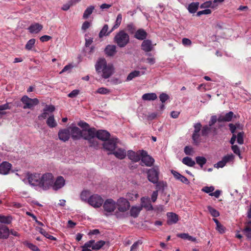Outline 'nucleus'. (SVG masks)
<instances>
[{
  "label": "nucleus",
  "mask_w": 251,
  "mask_h": 251,
  "mask_svg": "<svg viewBox=\"0 0 251 251\" xmlns=\"http://www.w3.org/2000/svg\"><path fill=\"white\" fill-rule=\"evenodd\" d=\"M148 180L153 184H157L159 179V170L158 167L155 166L149 170L148 172Z\"/></svg>",
  "instance_id": "nucleus-6"
},
{
  "label": "nucleus",
  "mask_w": 251,
  "mask_h": 251,
  "mask_svg": "<svg viewBox=\"0 0 251 251\" xmlns=\"http://www.w3.org/2000/svg\"><path fill=\"white\" fill-rule=\"evenodd\" d=\"M141 205L140 207H142V209L145 208L148 211L153 210V207L149 198L143 197L141 198Z\"/></svg>",
  "instance_id": "nucleus-17"
},
{
  "label": "nucleus",
  "mask_w": 251,
  "mask_h": 251,
  "mask_svg": "<svg viewBox=\"0 0 251 251\" xmlns=\"http://www.w3.org/2000/svg\"><path fill=\"white\" fill-rule=\"evenodd\" d=\"M122 20V15L121 13L118 14L116 18V20L115 23V25L110 30V32H112L114 30L118 28L121 23Z\"/></svg>",
  "instance_id": "nucleus-37"
},
{
  "label": "nucleus",
  "mask_w": 251,
  "mask_h": 251,
  "mask_svg": "<svg viewBox=\"0 0 251 251\" xmlns=\"http://www.w3.org/2000/svg\"><path fill=\"white\" fill-rule=\"evenodd\" d=\"M110 133L105 130H99L97 131L96 135L99 139L102 141H107L110 137Z\"/></svg>",
  "instance_id": "nucleus-18"
},
{
  "label": "nucleus",
  "mask_w": 251,
  "mask_h": 251,
  "mask_svg": "<svg viewBox=\"0 0 251 251\" xmlns=\"http://www.w3.org/2000/svg\"><path fill=\"white\" fill-rule=\"evenodd\" d=\"M13 218L12 216L10 215L4 216V215H0V223L4 224H11Z\"/></svg>",
  "instance_id": "nucleus-32"
},
{
  "label": "nucleus",
  "mask_w": 251,
  "mask_h": 251,
  "mask_svg": "<svg viewBox=\"0 0 251 251\" xmlns=\"http://www.w3.org/2000/svg\"><path fill=\"white\" fill-rule=\"evenodd\" d=\"M10 109V107L9 106L8 103L0 105V115L4 114V112L2 111L3 110Z\"/></svg>",
  "instance_id": "nucleus-53"
},
{
  "label": "nucleus",
  "mask_w": 251,
  "mask_h": 251,
  "mask_svg": "<svg viewBox=\"0 0 251 251\" xmlns=\"http://www.w3.org/2000/svg\"><path fill=\"white\" fill-rule=\"evenodd\" d=\"M182 162L184 164L189 167H193L196 164L195 161H194L191 158L188 156L184 157L182 159Z\"/></svg>",
  "instance_id": "nucleus-34"
},
{
  "label": "nucleus",
  "mask_w": 251,
  "mask_h": 251,
  "mask_svg": "<svg viewBox=\"0 0 251 251\" xmlns=\"http://www.w3.org/2000/svg\"><path fill=\"white\" fill-rule=\"evenodd\" d=\"M143 74H144V73H142V74H141L140 72L139 71H134L131 72L130 73H129V74L128 75V76L126 78V80L127 81L131 80L133 78H134L136 77L139 76L141 75H143Z\"/></svg>",
  "instance_id": "nucleus-38"
},
{
  "label": "nucleus",
  "mask_w": 251,
  "mask_h": 251,
  "mask_svg": "<svg viewBox=\"0 0 251 251\" xmlns=\"http://www.w3.org/2000/svg\"><path fill=\"white\" fill-rule=\"evenodd\" d=\"M35 43V40L34 39H30L26 43L25 48L27 50H30L34 45Z\"/></svg>",
  "instance_id": "nucleus-46"
},
{
  "label": "nucleus",
  "mask_w": 251,
  "mask_h": 251,
  "mask_svg": "<svg viewBox=\"0 0 251 251\" xmlns=\"http://www.w3.org/2000/svg\"><path fill=\"white\" fill-rule=\"evenodd\" d=\"M108 29V26L107 25H104L103 26L102 29L100 30V32L99 33V37L100 38L104 36H107L111 32H110V30L109 32H107Z\"/></svg>",
  "instance_id": "nucleus-40"
},
{
  "label": "nucleus",
  "mask_w": 251,
  "mask_h": 251,
  "mask_svg": "<svg viewBox=\"0 0 251 251\" xmlns=\"http://www.w3.org/2000/svg\"><path fill=\"white\" fill-rule=\"evenodd\" d=\"M48 115V113L43 109V113L38 116V118L39 120H43L45 119Z\"/></svg>",
  "instance_id": "nucleus-61"
},
{
  "label": "nucleus",
  "mask_w": 251,
  "mask_h": 251,
  "mask_svg": "<svg viewBox=\"0 0 251 251\" xmlns=\"http://www.w3.org/2000/svg\"><path fill=\"white\" fill-rule=\"evenodd\" d=\"M211 130V126H209L205 125L203 126L201 130V134L202 136H207Z\"/></svg>",
  "instance_id": "nucleus-47"
},
{
  "label": "nucleus",
  "mask_w": 251,
  "mask_h": 251,
  "mask_svg": "<svg viewBox=\"0 0 251 251\" xmlns=\"http://www.w3.org/2000/svg\"><path fill=\"white\" fill-rule=\"evenodd\" d=\"M79 93V90L75 89L72 91L71 93H70L68 96L69 98H74L76 97Z\"/></svg>",
  "instance_id": "nucleus-57"
},
{
  "label": "nucleus",
  "mask_w": 251,
  "mask_h": 251,
  "mask_svg": "<svg viewBox=\"0 0 251 251\" xmlns=\"http://www.w3.org/2000/svg\"><path fill=\"white\" fill-rule=\"evenodd\" d=\"M216 229L220 233H223L225 231V227L221 223L216 226Z\"/></svg>",
  "instance_id": "nucleus-64"
},
{
  "label": "nucleus",
  "mask_w": 251,
  "mask_h": 251,
  "mask_svg": "<svg viewBox=\"0 0 251 251\" xmlns=\"http://www.w3.org/2000/svg\"><path fill=\"white\" fill-rule=\"evenodd\" d=\"M243 232L247 238H251V221H249L247 223Z\"/></svg>",
  "instance_id": "nucleus-35"
},
{
  "label": "nucleus",
  "mask_w": 251,
  "mask_h": 251,
  "mask_svg": "<svg viewBox=\"0 0 251 251\" xmlns=\"http://www.w3.org/2000/svg\"><path fill=\"white\" fill-rule=\"evenodd\" d=\"M11 164L7 162H3L0 164V174L7 175L11 168Z\"/></svg>",
  "instance_id": "nucleus-16"
},
{
  "label": "nucleus",
  "mask_w": 251,
  "mask_h": 251,
  "mask_svg": "<svg viewBox=\"0 0 251 251\" xmlns=\"http://www.w3.org/2000/svg\"><path fill=\"white\" fill-rule=\"evenodd\" d=\"M69 127L60 129L58 132V138L60 140L65 142L68 141L70 137L71 133L70 132Z\"/></svg>",
  "instance_id": "nucleus-13"
},
{
  "label": "nucleus",
  "mask_w": 251,
  "mask_h": 251,
  "mask_svg": "<svg viewBox=\"0 0 251 251\" xmlns=\"http://www.w3.org/2000/svg\"><path fill=\"white\" fill-rule=\"evenodd\" d=\"M110 91L109 89L104 87L100 88L97 91V93L102 95L108 94L110 93Z\"/></svg>",
  "instance_id": "nucleus-50"
},
{
  "label": "nucleus",
  "mask_w": 251,
  "mask_h": 251,
  "mask_svg": "<svg viewBox=\"0 0 251 251\" xmlns=\"http://www.w3.org/2000/svg\"><path fill=\"white\" fill-rule=\"evenodd\" d=\"M103 203V199L98 194L92 195L88 201V204L94 208L100 207Z\"/></svg>",
  "instance_id": "nucleus-9"
},
{
  "label": "nucleus",
  "mask_w": 251,
  "mask_h": 251,
  "mask_svg": "<svg viewBox=\"0 0 251 251\" xmlns=\"http://www.w3.org/2000/svg\"><path fill=\"white\" fill-rule=\"evenodd\" d=\"M126 28L127 31L131 34H133L136 32V27L132 23L128 24L126 26Z\"/></svg>",
  "instance_id": "nucleus-51"
},
{
  "label": "nucleus",
  "mask_w": 251,
  "mask_h": 251,
  "mask_svg": "<svg viewBox=\"0 0 251 251\" xmlns=\"http://www.w3.org/2000/svg\"><path fill=\"white\" fill-rule=\"evenodd\" d=\"M138 197V194L135 192L127 193L126 195V199L130 201L135 200Z\"/></svg>",
  "instance_id": "nucleus-42"
},
{
  "label": "nucleus",
  "mask_w": 251,
  "mask_h": 251,
  "mask_svg": "<svg viewBox=\"0 0 251 251\" xmlns=\"http://www.w3.org/2000/svg\"><path fill=\"white\" fill-rule=\"evenodd\" d=\"M141 159L143 163L146 166L149 167L152 166L154 162V159L147 154V152L144 151H142Z\"/></svg>",
  "instance_id": "nucleus-14"
},
{
  "label": "nucleus",
  "mask_w": 251,
  "mask_h": 251,
  "mask_svg": "<svg viewBox=\"0 0 251 251\" xmlns=\"http://www.w3.org/2000/svg\"><path fill=\"white\" fill-rule=\"evenodd\" d=\"M142 98L144 100H154L157 96L154 93H146L142 96Z\"/></svg>",
  "instance_id": "nucleus-29"
},
{
  "label": "nucleus",
  "mask_w": 251,
  "mask_h": 251,
  "mask_svg": "<svg viewBox=\"0 0 251 251\" xmlns=\"http://www.w3.org/2000/svg\"><path fill=\"white\" fill-rule=\"evenodd\" d=\"M29 183L38 186L43 190H47L51 187L54 176L51 173H46L43 175L38 173L31 174L28 176Z\"/></svg>",
  "instance_id": "nucleus-1"
},
{
  "label": "nucleus",
  "mask_w": 251,
  "mask_h": 251,
  "mask_svg": "<svg viewBox=\"0 0 251 251\" xmlns=\"http://www.w3.org/2000/svg\"><path fill=\"white\" fill-rule=\"evenodd\" d=\"M21 101L24 104L23 106L24 109H31L34 106L37 105L39 101V100L36 99H31L27 96H24L21 99Z\"/></svg>",
  "instance_id": "nucleus-7"
},
{
  "label": "nucleus",
  "mask_w": 251,
  "mask_h": 251,
  "mask_svg": "<svg viewBox=\"0 0 251 251\" xmlns=\"http://www.w3.org/2000/svg\"><path fill=\"white\" fill-rule=\"evenodd\" d=\"M83 138L88 140L91 144V146L97 147L98 146V143L97 141L95 142L94 138L96 135L97 130L95 128H90L86 129H83Z\"/></svg>",
  "instance_id": "nucleus-5"
},
{
  "label": "nucleus",
  "mask_w": 251,
  "mask_h": 251,
  "mask_svg": "<svg viewBox=\"0 0 251 251\" xmlns=\"http://www.w3.org/2000/svg\"><path fill=\"white\" fill-rule=\"evenodd\" d=\"M106 54L109 56H113L116 52V47L115 45H109L105 49Z\"/></svg>",
  "instance_id": "nucleus-27"
},
{
  "label": "nucleus",
  "mask_w": 251,
  "mask_h": 251,
  "mask_svg": "<svg viewBox=\"0 0 251 251\" xmlns=\"http://www.w3.org/2000/svg\"><path fill=\"white\" fill-rule=\"evenodd\" d=\"M184 152L186 155H192L193 153V149L188 146H186L184 148Z\"/></svg>",
  "instance_id": "nucleus-62"
},
{
  "label": "nucleus",
  "mask_w": 251,
  "mask_h": 251,
  "mask_svg": "<svg viewBox=\"0 0 251 251\" xmlns=\"http://www.w3.org/2000/svg\"><path fill=\"white\" fill-rule=\"evenodd\" d=\"M171 173L176 179L178 180L181 182L186 184H188L189 183V181L188 179L177 172L174 170H172Z\"/></svg>",
  "instance_id": "nucleus-22"
},
{
  "label": "nucleus",
  "mask_w": 251,
  "mask_h": 251,
  "mask_svg": "<svg viewBox=\"0 0 251 251\" xmlns=\"http://www.w3.org/2000/svg\"><path fill=\"white\" fill-rule=\"evenodd\" d=\"M207 209L210 214L214 217H217L220 215L219 212L215 208L211 206H207Z\"/></svg>",
  "instance_id": "nucleus-43"
},
{
  "label": "nucleus",
  "mask_w": 251,
  "mask_h": 251,
  "mask_svg": "<svg viewBox=\"0 0 251 251\" xmlns=\"http://www.w3.org/2000/svg\"><path fill=\"white\" fill-rule=\"evenodd\" d=\"M142 151L135 152L132 151H129L127 153L128 158L131 161L137 162L141 159Z\"/></svg>",
  "instance_id": "nucleus-15"
},
{
  "label": "nucleus",
  "mask_w": 251,
  "mask_h": 251,
  "mask_svg": "<svg viewBox=\"0 0 251 251\" xmlns=\"http://www.w3.org/2000/svg\"><path fill=\"white\" fill-rule=\"evenodd\" d=\"M10 230L8 227L3 225H0V239H6L9 237Z\"/></svg>",
  "instance_id": "nucleus-19"
},
{
  "label": "nucleus",
  "mask_w": 251,
  "mask_h": 251,
  "mask_svg": "<svg viewBox=\"0 0 251 251\" xmlns=\"http://www.w3.org/2000/svg\"><path fill=\"white\" fill-rule=\"evenodd\" d=\"M116 208L118 211L115 213V215L117 218L122 219L127 216L126 212L129 209L130 203L127 200L123 197L118 199L116 202Z\"/></svg>",
  "instance_id": "nucleus-3"
},
{
  "label": "nucleus",
  "mask_w": 251,
  "mask_h": 251,
  "mask_svg": "<svg viewBox=\"0 0 251 251\" xmlns=\"http://www.w3.org/2000/svg\"><path fill=\"white\" fill-rule=\"evenodd\" d=\"M105 244V242L104 241L100 240L95 243V240H94V243L92 244V246H91V248L94 250H99Z\"/></svg>",
  "instance_id": "nucleus-33"
},
{
  "label": "nucleus",
  "mask_w": 251,
  "mask_h": 251,
  "mask_svg": "<svg viewBox=\"0 0 251 251\" xmlns=\"http://www.w3.org/2000/svg\"><path fill=\"white\" fill-rule=\"evenodd\" d=\"M65 180L62 176H57L55 179L53 178V182L51 185V188L54 191H57L64 186Z\"/></svg>",
  "instance_id": "nucleus-11"
},
{
  "label": "nucleus",
  "mask_w": 251,
  "mask_h": 251,
  "mask_svg": "<svg viewBox=\"0 0 251 251\" xmlns=\"http://www.w3.org/2000/svg\"><path fill=\"white\" fill-rule=\"evenodd\" d=\"M232 150L234 152V153L237 155L240 156V151L239 148L237 145H232L231 147Z\"/></svg>",
  "instance_id": "nucleus-63"
},
{
  "label": "nucleus",
  "mask_w": 251,
  "mask_h": 251,
  "mask_svg": "<svg viewBox=\"0 0 251 251\" xmlns=\"http://www.w3.org/2000/svg\"><path fill=\"white\" fill-rule=\"evenodd\" d=\"M206 159L202 156H197L196 157V163L199 165L201 168L206 163Z\"/></svg>",
  "instance_id": "nucleus-41"
},
{
  "label": "nucleus",
  "mask_w": 251,
  "mask_h": 251,
  "mask_svg": "<svg viewBox=\"0 0 251 251\" xmlns=\"http://www.w3.org/2000/svg\"><path fill=\"white\" fill-rule=\"evenodd\" d=\"M93 243H94V240H90L89 241L85 243L84 245L82 246V251H92V250L88 249V248H91V246H92V244Z\"/></svg>",
  "instance_id": "nucleus-44"
},
{
  "label": "nucleus",
  "mask_w": 251,
  "mask_h": 251,
  "mask_svg": "<svg viewBox=\"0 0 251 251\" xmlns=\"http://www.w3.org/2000/svg\"><path fill=\"white\" fill-rule=\"evenodd\" d=\"M47 125L50 128L55 127L57 126V124L55 121L53 115H50L47 120Z\"/></svg>",
  "instance_id": "nucleus-31"
},
{
  "label": "nucleus",
  "mask_w": 251,
  "mask_h": 251,
  "mask_svg": "<svg viewBox=\"0 0 251 251\" xmlns=\"http://www.w3.org/2000/svg\"><path fill=\"white\" fill-rule=\"evenodd\" d=\"M69 127L70 128L71 136L73 140H78L83 137V130H80V128L76 126H70Z\"/></svg>",
  "instance_id": "nucleus-10"
},
{
  "label": "nucleus",
  "mask_w": 251,
  "mask_h": 251,
  "mask_svg": "<svg viewBox=\"0 0 251 251\" xmlns=\"http://www.w3.org/2000/svg\"><path fill=\"white\" fill-rule=\"evenodd\" d=\"M169 99V96L166 93H162L159 96L160 100L164 103Z\"/></svg>",
  "instance_id": "nucleus-54"
},
{
  "label": "nucleus",
  "mask_w": 251,
  "mask_h": 251,
  "mask_svg": "<svg viewBox=\"0 0 251 251\" xmlns=\"http://www.w3.org/2000/svg\"><path fill=\"white\" fill-rule=\"evenodd\" d=\"M142 244V242L141 240H138L135 242L131 247L130 251H135L139 245H141Z\"/></svg>",
  "instance_id": "nucleus-56"
},
{
  "label": "nucleus",
  "mask_w": 251,
  "mask_h": 251,
  "mask_svg": "<svg viewBox=\"0 0 251 251\" xmlns=\"http://www.w3.org/2000/svg\"><path fill=\"white\" fill-rule=\"evenodd\" d=\"M114 42L120 48H124L129 42V36L124 30H120L115 36Z\"/></svg>",
  "instance_id": "nucleus-4"
},
{
  "label": "nucleus",
  "mask_w": 251,
  "mask_h": 251,
  "mask_svg": "<svg viewBox=\"0 0 251 251\" xmlns=\"http://www.w3.org/2000/svg\"><path fill=\"white\" fill-rule=\"evenodd\" d=\"M103 207L106 215H111L116 208V202L111 199H107L103 203Z\"/></svg>",
  "instance_id": "nucleus-8"
},
{
  "label": "nucleus",
  "mask_w": 251,
  "mask_h": 251,
  "mask_svg": "<svg viewBox=\"0 0 251 251\" xmlns=\"http://www.w3.org/2000/svg\"><path fill=\"white\" fill-rule=\"evenodd\" d=\"M44 109L47 112H52L55 110V107L52 105H46Z\"/></svg>",
  "instance_id": "nucleus-60"
},
{
  "label": "nucleus",
  "mask_w": 251,
  "mask_h": 251,
  "mask_svg": "<svg viewBox=\"0 0 251 251\" xmlns=\"http://www.w3.org/2000/svg\"><path fill=\"white\" fill-rule=\"evenodd\" d=\"M113 154L117 158L120 159H123L126 156V152L125 150L119 148L114 151L108 153V154Z\"/></svg>",
  "instance_id": "nucleus-23"
},
{
  "label": "nucleus",
  "mask_w": 251,
  "mask_h": 251,
  "mask_svg": "<svg viewBox=\"0 0 251 251\" xmlns=\"http://www.w3.org/2000/svg\"><path fill=\"white\" fill-rule=\"evenodd\" d=\"M43 28V26L39 23H34L31 25L28 28L31 33H38Z\"/></svg>",
  "instance_id": "nucleus-24"
},
{
  "label": "nucleus",
  "mask_w": 251,
  "mask_h": 251,
  "mask_svg": "<svg viewBox=\"0 0 251 251\" xmlns=\"http://www.w3.org/2000/svg\"><path fill=\"white\" fill-rule=\"evenodd\" d=\"M95 69L98 74L104 78H109L113 73V66L111 64H107L104 58H99L96 64Z\"/></svg>",
  "instance_id": "nucleus-2"
},
{
  "label": "nucleus",
  "mask_w": 251,
  "mask_h": 251,
  "mask_svg": "<svg viewBox=\"0 0 251 251\" xmlns=\"http://www.w3.org/2000/svg\"><path fill=\"white\" fill-rule=\"evenodd\" d=\"M95 7L92 5H91L87 7L83 13V19H87L89 17V16L92 13Z\"/></svg>",
  "instance_id": "nucleus-39"
},
{
  "label": "nucleus",
  "mask_w": 251,
  "mask_h": 251,
  "mask_svg": "<svg viewBox=\"0 0 251 251\" xmlns=\"http://www.w3.org/2000/svg\"><path fill=\"white\" fill-rule=\"evenodd\" d=\"M27 247L33 251H40V249L35 245L27 243L26 244Z\"/></svg>",
  "instance_id": "nucleus-59"
},
{
  "label": "nucleus",
  "mask_w": 251,
  "mask_h": 251,
  "mask_svg": "<svg viewBox=\"0 0 251 251\" xmlns=\"http://www.w3.org/2000/svg\"><path fill=\"white\" fill-rule=\"evenodd\" d=\"M142 49L146 52H149L153 49L151 41L150 40H144L141 45Z\"/></svg>",
  "instance_id": "nucleus-25"
},
{
  "label": "nucleus",
  "mask_w": 251,
  "mask_h": 251,
  "mask_svg": "<svg viewBox=\"0 0 251 251\" xmlns=\"http://www.w3.org/2000/svg\"><path fill=\"white\" fill-rule=\"evenodd\" d=\"M91 196L90 191L84 190L80 194V199L82 201L88 203V201L89 200V198H90Z\"/></svg>",
  "instance_id": "nucleus-30"
},
{
  "label": "nucleus",
  "mask_w": 251,
  "mask_h": 251,
  "mask_svg": "<svg viewBox=\"0 0 251 251\" xmlns=\"http://www.w3.org/2000/svg\"><path fill=\"white\" fill-rule=\"evenodd\" d=\"M211 13V10L209 9H206L203 10L199 11L197 12V15L198 16H200L202 15H208L210 14Z\"/></svg>",
  "instance_id": "nucleus-55"
},
{
  "label": "nucleus",
  "mask_w": 251,
  "mask_h": 251,
  "mask_svg": "<svg viewBox=\"0 0 251 251\" xmlns=\"http://www.w3.org/2000/svg\"><path fill=\"white\" fill-rule=\"evenodd\" d=\"M234 156L232 153H230L224 156L222 159L223 160L224 162L226 164V163L232 161L234 159Z\"/></svg>",
  "instance_id": "nucleus-48"
},
{
  "label": "nucleus",
  "mask_w": 251,
  "mask_h": 251,
  "mask_svg": "<svg viewBox=\"0 0 251 251\" xmlns=\"http://www.w3.org/2000/svg\"><path fill=\"white\" fill-rule=\"evenodd\" d=\"M40 232L43 234L45 237H46L47 238H48L51 240H56V238L53 236H51L49 234V233L46 232L44 229L43 228H41L40 230Z\"/></svg>",
  "instance_id": "nucleus-45"
},
{
  "label": "nucleus",
  "mask_w": 251,
  "mask_h": 251,
  "mask_svg": "<svg viewBox=\"0 0 251 251\" xmlns=\"http://www.w3.org/2000/svg\"><path fill=\"white\" fill-rule=\"evenodd\" d=\"M168 221L167 223L169 225H172L176 224L178 221V216L177 214L169 212L167 213Z\"/></svg>",
  "instance_id": "nucleus-26"
},
{
  "label": "nucleus",
  "mask_w": 251,
  "mask_h": 251,
  "mask_svg": "<svg viewBox=\"0 0 251 251\" xmlns=\"http://www.w3.org/2000/svg\"><path fill=\"white\" fill-rule=\"evenodd\" d=\"M233 115L234 114L232 111H230L225 114H221L218 118V121L219 122H230L231 121Z\"/></svg>",
  "instance_id": "nucleus-20"
},
{
  "label": "nucleus",
  "mask_w": 251,
  "mask_h": 251,
  "mask_svg": "<svg viewBox=\"0 0 251 251\" xmlns=\"http://www.w3.org/2000/svg\"><path fill=\"white\" fill-rule=\"evenodd\" d=\"M118 142V139L112 137L103 144V148L109 151H113L116 148V144Z\"/></svg>",
  "instance_id": "nucleus-12"
},
{
  "label": "nucleus",
  "mask_w": 251,
  "mask_h": 251,
  "mask_svg": "<svg viewBox=\"0 0 251 251\" xmlns=\"http://www.w3.org/2000/svg\"><path fill=\"white\" fill-rule=\"evenodd\" d=\"M214 190V187L213 186H210V187H208V186H205V187H204L202 189V191L203 192H204L205 193H212V192Z\"/></svg>",
  "instance_id": "nucleus-58"
},
{
  "label": "nucleus",
  "mask_w": 251,
  "mask_h": 251,
  "mask_svg": "<svg viewBox=\"0 0 251 251\" xmlns=\"http://www.w3.org/2000/svg\"><path fill=\"white\" fill-rule=\"evenodd\" d=\"M192 139L195 144H198L200 142V132L193 133Z\"/></svg>",
  "instance_id": "nucleus-49"
},
{
  "label": "nucleus",
  "mask_w": 251,
  "mask_h": 251,
  "mask_svg": "<svg viewBox=\"0 0 251 251\" xmlns=\"http://www.w3.org/2000/svg\"><path fill=\"white\" fill-rule=\"evenodd\" d=\"M199 6V2H192L188 5L187 9L190 13H194L198 10Z\"/></svg>",
  "instance_id": "nucleus-36"
},
{
  "label": "nucleus",
  "mask_w": 251,
  "mask_h": 251,
  "mask_svg": "<svg viewBox=\"0 0 251 251\" xmlns=\"http://www.w3.org/2000/svg\"><path fill=\"white\" fill-rule=\"evenodd\" d=\"M243 135H244V132H241L238 133L237 136H236L237 142L238 144H239L240 145H242L244 143Z\"/></svg>",
  "instance_id": "nucleus-52"
},
{
  "label": "nucleus",
  "mask_w": 251,
  "mask_h": 251,
  "mask_svg": "<svg viewBox=\"0 0 251 251\" xmlns=\"http://www.w3.org/2000/svg\"><path fill=\"white\" fill-rule=\"evenodd\" d=\"M148 34L147 32L142 28L138 29L134 34V37L139 40H144L147 37Z\"/></svg>",
  "instance_id": "nucleus-21"
},
{
  "label": "nucleus",
  "mask_w": 251,
  "mask_h": 251,
  "mask_svg": "<svg viewBox=\"0 0 251 251\" xmlns=\"http://www.w3.org/2000/svg\"><path fill=\"white\" fill-rule=\"evenodd\" d=\"M141 210L142 207H140V206H132L130 210V214L131 216L134 218L137 217Z\"/></svg>",
  "instance_id": "nucleus-28"
}]
</instances>
